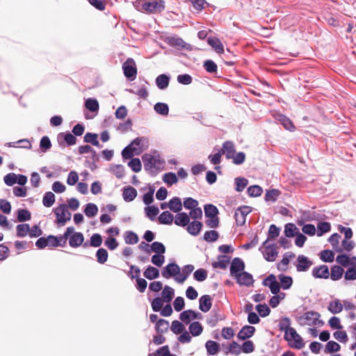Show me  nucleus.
Listing matches in <instances>:
<instances>
[{"label":"nucleus","instance_id":"28","mask_svg":"<svg viewBox=\"0 0 356 356\" xmlns=\"http://www.w3.org/2000/svg\"><path fill=\"white\" fill-rule=\"evenodd\" d=\"M74 228L73 227H69L66 229L65 233L63 235L57 236L59 246L64 247L67 243V241L70 236L74 232Z\"/></svg>","mask_w":356,"mask_h":356},{"label":"nucleus","instance_id":"4","mask_svg":"<svg viewBox=\"0 0 356 356\" xmlns=\"http://www.w3.org/2000/svg\"><path fill=\"white\" fill-rule=\"evenodd\" d=\"M284 338L293 348L301 349L305 346V342L302 338L298 334L294 328L286 331Z\"/></svg>","mask_w":356,"mask_h":356},{"label":"nucleus","instance_id":"19","mask_svg":"<svg viewBox=\"0 0 356 356\" xmlns=\"http://www.w3.org/2000/svg\"><path fill=\"white\" fill-rule=\"evenodd\" d=\"M199 308L203 312H207L212 306L211 298L209 295H204L199 299Z\"/></svg>","mask_w":356,"mask_h":356},{"label":"nucleus","instance_id":"48","mask_svg":"<svg viewBox=\"0 0 356 356\" xmlns=\"http://www.w3.org/2000/svg\"><path fill=\"white\" fill-rule=\"evenodd\" d=\"M241 353V346L234 341H233L229 345L227 350L225 352L226 354L232 353V354H234L236 355H240Z\"/></svg>","mask_w":356,"mask_h":356},{"label":"nucleus","instance_id":"22","mask_svg":"<svg viewBox=\"0 0 356 356\" xmlns=\"http://www.w3.org/2000/svg\"><path fill=\"white\" fill-rule=\"evenodd\" d=\"M182 203L181 199L178 197L172 198L168 203V208L175 213H179L182 209Z\"/></svg>","mask_w":356,"mask_h":356},{"label":"nucleus","instance_id":"29","mask_svg":"<svg viewBox=\"0 0 356 356\" xmlns=\"http://www.w3.org/2000/svg\"><path fill=\"white\" fill-rule=\"evenodd\" d=\"M343 304L339 299L330 302L327 309L334 314H339L343 310Z\"/></svg>","mask_w":356,"mask_h":356},{"label":"nucleus","instance_id":"56","mask_svg":"<svg viewBox=\"0 0 356 356\" xmlns=\"http://www.w3.org/2000/svg\"><path fill=\"white\" fill-rule=\"evenodd\" d=\"M61 137L63 138L64 141L68 145H73L76 144V137L72 134L70 132L65 133V134H60L59 135L58 138H60Z\"/></svg>","mask_w":356,"mask_h":356},{"label":"nucleus","instance_id":"31","mask_svg":"<svg viewBox=\"0 0 356 356\" xmlns=\"http://www.w3.org/2000/svg\"><path fill=\"white\" fill-rule=\"evenodd\" d=\"M174 218L175 217L170 212L165 211L160 214L159 217V221L161 224L163 225H171L174 220Z\"/></svg>","mask_w":356,"mask_h":356},{"label":"nucleus","instance_id":"46","mask_svg":"<svg viewBox=\"0 0 356 356\" xmlns=\"http://www.w3.org/2000/svg\"><path fill=\"white\" fill-rule=\"evenodd\" d=\"M145 169L152 168L155 165L156 159L150 154H145L142 157Z\"/></svg>","mask_w":356,"mask_h":356},{"label":"nucleus","instance_id":"58","mask_svg":"<svg viewBox=\"0 0 356 356\" xmlns=\"http://www.w3.org/2000/svg\"><path fill=\"white\" fill-rule=\"evenodd\" d=\"M219 234L217 231H207L204 234V239L207 242H214L218 238Z\"/></svg>","mask_w":356,"mask_h":356},{"label":"nucleus","instance_id":"24","mask_svg":"<svg viewBox=\"0 0 356 356\" xmlns=\"http://www.w3.org/2000/svg\"><path fill=\"white\" fill-rule=\"evenodd\" d=\"M203 329H204L203 326L202 325V324L200 322L195 321V322L191 323L189 325V327H188L189 332H188L193 337H198L202 333Z\"/></svg>","mask_w":356,"mask_h":356},{"label":"nucleus","instance_id":"25","mask_svg":"<svg viewBox=\"0 0 356 356\" xmlns=\"http://www.w3.org/2000/svg\"><path fill=\"white\" fill-rule=\"evenodd\" d=\"M343 273L344 270L341 266L335 265L331 268L330 276L332 280L337 281L342 277Z\"/></svg>","mask_w":356,"mask_h":356},{"label":"nucleus","instance_id":"27","mask_svg":"<svg viewBox=\"0 0 356 356\" xmlns=\"http://www.w3.org/2000/svg\"><path fill=\"white\" fill-rule=\"evenodd\" d=\"M170 78L166 74H160L156 79V84L161 90H164L169 85Z\"/></svg>","mask_w":356,"mask_h":356},{"label":"nucleus","instance_id":"44","mask_svg":"<svg viewBox=\"0 0 356 356\" xmlns=\"http://www.w3.org/2000/svg\"><path fill=\"white\" fill-rule=\"evenodd\" d=\"M341 349L340 345L334 341H330L327 343L325 346V353H336L339 351Z\"/></svg>","mask_w":356,"mask_h":356},{"label":"nucleus","instance_id":"38","mask_svg":"<svg viewBox=\"0 0 356 356\" xmlns=\"http://www.w3.org/2000/svg\"><path fill=\"white\" fill-rule=\"evenodd\" d=\"M108 257V252L104 248H99L96 252L97 261L99 264H104Z\"/></svg>","mask_w":356,"mask_h":356},{"label":"nucleus","instance_id":"12","mask_svg":"<svg viewBox=\"0 0 356 356\" xmlns=\"http://www.w3.org/2000/svg\"><path fill=\"white\" fill-rule=\"evenodd\" d=\"M245 268L244 262L240 258H234L231 264L230 274L232 277H236V275L240 274Z\"/></svg>","mask_w":356,"mask_h":356},{"label":"nucleus","instance_id":"15","mask_svg":"<svg viewBox=\"0 0 356 356\" xmlns=\"http://www.w3.org/2000/svg\"><path fill=\"white\" fill-rule=\"evenodd\" d=\"M220 151L222 154H225L227 159H230L236 152L235 145L234 143L230 140L225 141L222 144Z\"/></svg>","mask_w":356,"mask_h":356},{"label":"nucleus","instance_id":"13","mask_svg":"<svg viewBox=\"0 0 356 356\" xmlns=\"http://www.w3.org/2000/svg\"><path fill=\"white\" fill-rule=\"evenodd\" d=\"M312 273L315 278L327 279L330 277L329 268L326 265L314 267Z\"/></svg>","mask_w":356,"mask_h":356},{"label":"nucleus","instance_id":"33","mask_svg":"<svg viewBox=\"0 0 356 356\" xmlns=\"http://www.w3.org/2000/svg\"><path fill=\"white\" fill-rule=\"evenodd\" d=\"M341 238V236L337 234L334 233L330 236L328 241L332 245L334 250L337 252H341L342 249L339 246V239Z\"/></svg>","mask_w":356,"mask_h":356},{"label":"nucleus","instance_id":"55","mask_svg":"<svg viewBox=\"0 0 356 356\" xmlns=\"http://www.w3.org/2000/svg\"><path fill=\"white\" fill-rule=\"evenodd\" d=\"M128 165L135 172H140L142 168L141 162L138 158L131 159V161L128 163Z\"/></svg>","mask_w":356,"mask_h":356},{"label":"nucleus","instance_id":"61","mask_svg":"<svg viewBox=\"0 0 356 356\" xmlns=\"http://www.w3.org/2000/svg\"><path fill=\"white\" fill-rule=\"evenodd\" d=\"M31 218V213L26 209H19L17 211V220L19 222L29 220Z\"/></svg>","mask_w":356,"mask_h":356},{"label":"nucleus","instance_id":"26","mask_svg":"<svg viewBox=\"0 0 356 356\" xmlns=\"http://www.w3.org/2000/svg\"><path fill=\"white\" fill-rule=\"evenodd\" d=\"M205 348L209 355H214L220 351V345L218 342L209 340L205 343Z\"/></svg>","mask_w":356,"mask_h":356},{"label":"nucleus","instance_id":"51","mask_svg":"<svg viewBox=\"0 0 356 356\" xmlns=\"http://www.w3.org/2000/svg\"><path fill=\"white\" fill-rule=\"evenodd\" d=\"M169 327L168 321L164 319H159L156 325V332L159 333H163L168 331Z\"/></svg>","mask_w":356,"mask_h":356},{"label":"nucleus","instance_id":"42","mask_svg":"<svg viewBox=\"0 0 356 356\" xmlns=\"http://www.w3.org/2000/svg\"><path fill=\"white\" fill-rule=\"evenodd\" d=\"M98 135L97 134L86 133L84 136V142L91 143L94 146L100 147L97 140Z\"/></svg>","mask_w":356,"mask_h":356},{"label":"nucleus","instance_id":"32","mask_svg":"<svg viewBox=\"0 0 356 356\" xmlns=\"http://www.w3.org/2000/svg\"><path fill=\"white\" fill-rule=\"evenodd\" d=\"M161 298L164 300V302L169 303L174 297V289L169 286H165L161 293Z\"/></svg>","mask_w":356,"mask_h":356},{"label":"nucleus","instance_id":"10","mask_svg":"<svg viewBox=\"0 0 356 356\" xmlns=\"http://www.w3.org/2000/svg\"><path fill=\"white\" fill-rule=\"evenodd\" d=\"M264 250L263 254L264 258L268 261H274L278 254L277 247L275 244L264 245Z\"/></svg>","mask_w":356,"mask_h":356},{"label":"nucleus","instance_id":"59","mask_svg":"<svg viewBox=\"0 0 356 356\" xmlns=\"http://www.w3.org/2000/svg\"><path fill=\"white\" fill-rule=\"evenodd\" d=\"M151 250L158 254H163L165 252V248L164 245L162 243L158 241H155L151 245Z\"/></svg>","mask_w":356,"mask_h":356},{"label":"nucleus","instance_id":"53","mask_svg":"<svg viewBox=\"0 0 356 356\" xmlns=\"http://www.w3.org/2000/svg\"><path fill=\"white\" fill-rule=\"evenodd\" d=\"M204 213L207 218L214 217L218 216V210L216 206L209 204L204 206Z\"/></svg>","mask_w":356,"mask_h":356},{"label":"nucleus","instance_id":"5","mask_svg":"<svg viewBox=\"0 0 356 356\" xmlns=\"http://www.w3.org/2000/svg\"><path fill=\"white\" fill-rule=\"evenodd\" d=\"M122 70L126 78L130 81H134L137 75V67L136 62L131 58H129L122 64Z\"/></svg>","mask_w":356,"mask_h":356},{"label":"nucleus","instance_id":"23","mask_svg":"<svg viewBox=\"0 0 356 356\" xmlns=\"http://www.w3.org/2000/svg\"><path fill=\"white\" fill-rule=\"evenodd\" d=\"M295 257V254L293 252L286 253L282 259L277 264V269L281 271H285L287 269L289 264V259Z\"/></svg>","mask_w":356,"mask_h":356},{"label":"nucleus","instance_id":"16","mask_svg":"<svg viewBox=\"0 0 356 356\" xmlns=\"http://www.w3.org/2000/svg\"><path fill=\"white\" fill-rule=\"evenodd\" d=\"M255 327L251 325H245L237 334V337L241 340H245L252 337L255 332Z\"/></svg>","mask_w":356,"mask_h":356},{"label":"nucleus","instance_id":"62","mask_svg":"<svg viewBox=\"0 0 356 356\" xmlns=\"http://www.w3.org/2000/svg\"><path fill=\"white\" fill-rule=\"evenodd\" d=\"M194 278L198 282H203L207 277V271L204 268H199L193 274Z\"/></svg>","mask_w":356,"mask_h":356},{"label":"nucleus","instance_id":"64","mask_svg":"<svg viewBox=\"0 0 356 356\" xmlns=\"http://www.w3.org/2000/svg\"><path fill=\"white\" fill-rule=\"evenodd\" d=\"M256 309L261 317L268 316L270 312V309L266 304H259L257 305Z\"/></svg>","mask_w":356,"mask_h":356},{"label":"nucleus","instance_id":"41","mask_svg":"<svg viewBox=\"0 0 356 356\" xmlns=\"http://www.w3.org/2000/svg\"><path fill=\"white\" fill-rule=\"evenodd\" d=\"M170 329L175 334H179L185 331V327L183 323L177 320L172 322Z\"/></svg>","mask_w":356,"mask_h":356},{"label":"nucleus","instance_id":"6","mask_svg":"<svg viewBox=\"0 0 356 356\" xmlns=\"http://www.w3.org/2000/svg\"><path fill=\"white\" fill-rule=\"evenodd\" d=\"M263 284L266 286L269 287L271 293L274 295H277L280 291V284L277 281L276 277L273 274H270L263 281Z\"/></svg>","mask_w":356,"mask_h":356},{"label":"nucleus","instance_id":"63","mask_svg":"<svg viewBox=\"0 0 356 356\" xmlns=\"http://www.w3.org/2000/svg\"><path fill=\"white\" fill-rule=\"evenodd\" d=\"M207 72L209 73H216L218 70L217 65L211 60H207L203 65Z\"/></svg>","mask_w":356,"mask_h":356},{"label":"nucleus","instance_id":"50","mask_svg":"<svg viewBox=\"0 0 356 356\" xmlns=\"http://www.w3.org/2000/svg\"><path fill=\"white\" fill-rule=\"evenodd\" d=\"M17 236L18 237H24L30 231V227L28 224H19L16 227Z\"/></svg>","mask_w":356,"mask_h":356},{"label":"nucleus","instance_id":"30","mask_svg":"<svg viewBox=\"0 0 356 356\" xmlns=\"http://www.w3.org/2000/svg\"><path fill=\"white\" fill-rule=\"evenodd\" d=\"M277 120L284 126V127L290 131H293L296 129V127L294 126L292 121L284 115H280L278 116Z\"/></svg>","mask_w":356,"mask_h":356},{"label":"nucleus","instance_id":"17","mask_svg":"<svg viewBox=\"0 0 356 356\" xmlns=\"http://www.w3.org/2000/svg\"><path fill=\"white\" fill-rule=\"evenodd\" d=\"M175 224L179 227H186L190 222L189 216L185 212H179L174 218Z\"/></svg>","mask_w":356,"mask_h":356},{"label":"nucleus","instance_id":"40","mask_svg":"<svg viewBox=\"0 0 356 356\" xmlns=\"http://www.w3.org/2000/svg\"><path fill=\"white\" fill-rule=\"evenodd\" d=\"M55 202V195L52 192H47L42 199V204L46 207H51Z\"/></svg>","mask_w":356,"mask_h":356},{"label":"nucleus","instance_id":"34","mask_svg":"<svg viewBox=\"0 0 356 356\" xmlns=\"http://www.w3.org/2000/svg\"><path fill=\"white\" fill-rule=\"evenodd\" d=\"M230 257L227 255H220L218 257V261L213 263V268H220L225 269L229 263Z\"/></svg>","mask_w":356,"mask_h":356},{"label":"nucleus","instance_id":"37","mask_svg":"<svg viewBox=\"0 0 356 356\" xmlns=\"http://www.w3.org/2000/svg\"><path fill=\"white\" fill-rule=\"evenodd\" d=\"M280 232V228H278L275 225H271L268 229V239L264 243L263 245H265L269 240L276 238L279 236Z\"/></svg>","mask_w":356,"mask_h":356},{"label":"nucleus","instance_id":"45","mask_svg":"<svg viewBox=\"0 0 356 356\" xmlns=\"http://www.w3.org/2000/svg\"><path fill=\"white\" fill-rule=\"evenodd\" d=\"M320 258L325 262H332L334 259V254L332 250H325L321 252Z\"/></svg>","mask_w":356,"mask_h":356},{"label":"nucleus","instance_id":"47","mask_svg":"<svg viewBox=\"0 0 356 356\" xmlns=\"http://www.w3.org/2000/svg\"><path fill=\"white\" fill-rule=\"evenodd\" d=\"M163 181L168 186H172L178 181L177 175L173 172L165 173L163 175Z\"/></svg>","mask_w":356,"mask_h":356},{"label":"nucleus","instance_id":"9","mask_svg":"<svg viewBox=\"0 0 356 356\" xmlns=\"http://www.w3.org/2000/svg\"><path fill=\"white\" fill-rule=\"evenodd\" d=\"M202 318V315L201 313L196 312L192 309L184 311L179 315V319L185 324H188L191 320Z\"/></svg>","mask_w":356,"mask_h":356},{"label":"nucleus","instance_id":"54","mask_svg":"<svg viewBox=\"0 0 356 356\" xmlns=\"http://www.w3.org/2000/svg\"><path fill=\"white\" fill-rule=\"evenodd\" d=\"M280 193V191L277 189L268 191L265 195V200L266 201L275 202Z\"/></svg>","mask_w":356,"mask_h":356},{"label":"nucleus","instance_id":"21","mask_svg":"<svg viewBox=\"0 0 356 356\" xmlns=\"http://www.w3.org/2000/svg\"><path fill=\"white\" fill-rule=\"evenodd\" d=\"M202 226L201 222L194 220L191 222H189L186 230L190 234L197 236L200 232Z\"/></svg>","mask_w":356,"mask_h":356},{"label":"nucleus","instance_id":"14","mask_svg":"<svg viewBox=\"0 0 356 356\" xmlns=\"http://www.w3.org/2000/svg\"><path fill=\"white\" fill-rule=\"evenodd\" d=\"M236 279V282L240 285H245L249 286L254 282L252 275L247 272H242L234 277Z\"/></svg>","mask_w":356,"mask_h":356},{"label":"nucleus","instance_id":"18","mask_svg":"<svg viewBox=\"0 0 356 356\" xmlns=\"http://www.w3.org/2000/svg\"><path fill=\"white\" fill-rule=\"evenodd\" d=\"M207 43L215 50V51L221 54L224 52V46L221 41L216 37H209L207 39Z\"/></svg>","mask_w":356,"mask_h":356},{"label":"nucleus","instance_id":"57","mask_svg":"<svg viewBox=\"0 0 356 356\" xmlns=\"http://www.w3.org/2000/svg\"><path fill=\"white\" fill-rule=\"evenodd\" d=\"M336 261L337 264L341 265L340 266L341 267H348L350 261V257L345 254H339L337 257Z\"/></svg>","mask_w":356,"mask_h":356},{"label":"nucleus","instance_id":"52","mask_svg":"<svg viewBox=\"0 0 356 356\" xmlns=\"http://www.w3.org/2000/svg\"><path fill=\"white\" fill-rule=\"evenodd\" d=\"M331 225L327 222H322L317 225V235L322 236L323 234L330 231Z\"/></svg>","mask_w":356,"mask_h":356},{"label":"nucleus","instance_id":"7","mask_svg":"<svg viewBox=\"0 0 356 356\" xmlns=\"http://www.w3.org/2000/svg\"><path fill=\"white\" fill-rule=\"evenodd\" d=\"M84 236L81 232H74L69 237V245L70 247L76 248L83 245L84 248L88 245V243H85Z\"/></svg>","mask_w":356,"mask_h":356},{"label":"nucleus","instance_id":"1","mask_svg":"<svg viewBox=\"0 0 356 356\" xmlns=\"http://www.w3.org/2000/svg\"><path fill=\"white\" fill-rule=\"evenodd\" d=\"M321 314L314 311L307 312L298 317V322L302 325L321 326L323 321L320 319Z\"/></svg>","mask_w":356,"mask_h":356},{"label":"nucleus","instance_id":"43","mask_svg":"<svg viewBox=\"0 0 356 356\" xmlns=\"http://www.w3.org/2000/svg\"><path fill=\"white\" fill-rule=\"evenodd\" d=\"M98 211V208L96 204L93 203H88L86 204L84 213L86 216L91 218L95 216Z\"/></svg>","mask_w":356,"mask_h":356},{"label":"nucleus","instance_id":"2","mask_svg":"<svg viewBox=\"0 0 356 356\" xmlns=\"http://www.w3.org/2000/svg\"><path fill=\"white\" fill-rule=\"evenodd\" d=\"M56 216L55 222L60 227L64 226L65 223L70 220L71 213L68 210V207L65 204H60L53 209Z\"/></svg>","mask_w":356,"mask_h":356},{"label":"nucleus","instance_id":"35","mask_svg":"<svg viewBox=\"0 0 356 356\" xmlns=\"http://www.w3.org/2000/svg\"><path fill=\"white\" fill-rule=\"evenodd\" d=\"M144 276L148 280H154L159 276V270L153 266H148L143 273Z\"/></svg>","mask_w":356,"mask_h":356},{"label":"nucleus","instance_id":"49","mask_svg":"<svg viewBox=\"0 0 356 356\" xmlns=\"http://www.w3.org/2000/svg\"><path fill=\"white\" fill-rule=\"evenodd\" d=\"M154 108L157 113L162 115H167L169 113L168 106L165 103H156Z\"/></svg>","mask_w":356,"mask_h":356},{"label":"nucleus","instance_id":"11","mask_svg":"<svg viewBox=\"0 0 356 356\" xmlns=\"http://www.w3.org/2000/svg\"><path fill=\"white\" fill-rule=\"evenodd\" d=\"M179 273L180 268L177 264L175 263L167 265L161 271L162 276L166 279L176 276L179 275Z\"/></svg>","mask_w":356,"mask_h":356},{"label":"nucleus","instance_id":"8","mask_svg":"<svg viewBox=\"0 0 356 356\" xmlns=\"http://www.w3.org/2000/svg\"><path fill=\"white\" fill-rule=\"evenodd\" d=\"M297 262L296 267L298 272L307 271L313 265L312 261L303 254L298 255Z\"/></svg>","mask_w":356,"mask_h":356},{"label":"nucleus","instance_id":"36","mask_svg":"<svg viewBox=\"0 0 356 356\" xmlns=\"http://www.w3.org/2000/svg\"><path fill=\"white\" fill-rule=\"evenodd\" d=\"M278 278L280 281L281 285L280 286L284 289H289L292 284H293V279L291 276H287L284 275H280L278 276Z\"/></svg>","mask_w":356,"mask_h":356},{"label":"nucleus","instance_id":"3","mask_svg":"<svg viewBox=\"0 0 356 356\" xmlns=\"http://www.w3.org/2000/svg\"><path fill=\"white\" fill-rule=\"evenodd\" d=\"M165 8V2L163 0H149L142 5V9L149 14H159Z\"/></svg>","mask_w":356,"mask_h":356},{"label":"nucleus","instance_id":"60","mask_svg":"<svg viewBox=\"0 0 356 356\" xmlns=\"http://www.w3.org/2000/svg\"><path fill=\"white\" fill-rule=\"evenodd\" d=\"M147 216L153 220L158 215L159 210L156 206H149L145 209Z\"/></svg>","mask_w":356,"mask_h":356},{"label":"nucleus","instance_id":"20","mask_svg":"<svg viewBox=\"0 0 356 356\" xmlns=\"http://www.w3.org/2000/svg\"><path fill=\"white\" fill-rule=\"evenodd\" d=\"M122 196L126 202L134 200L137 196V191L132 186H127L123 188Z\"/></svg>","mask_w":356,"mask_h":356},{"label":"nucleus","instance_id":"39","mask_svg":"<svg viewBox=\"0 0 356 356\" xmlns=\"http://www.w3.org/2000/svg\"><path fill=\"white\" fill-rule=\"evenodd\" d=\"M298 233V227L293 223H287L285 225L284 234L286 237H293Z\"/></svg>","mask_w":356,"mask_h":356}]
</instances>
